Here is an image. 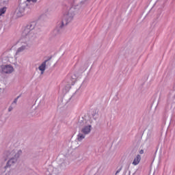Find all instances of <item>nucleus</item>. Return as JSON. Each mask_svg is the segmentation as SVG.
Listing matches in <instances>:
<instances>
[{
    "instance_id": "obj_1",
    "label": "nucleus",
    "mask_w": 175,
    "mask_h": 175,
    "mask_svg": "<svg viewBox=\"0 0 175 175\" xmlns=\"http://www.w3.org/2000/svg\"><path fill=\"white\" fill-rule=\"evenodd\" d=\"M35 25H36V23L35 22H33L27 25V27L25 28L23 32V37H22L19 40L20 43H24V45H22L21 47L18 49L16 54H18V53H21L22 51L25 50L27 47H28L27 42H28V40H29V38L32 36V33L33 32L32 31L35 29Z\"/></svg>"
},
{
    "instance_id": "obj_2",
    "label": "nucleus",
    "mask_w": 175,
    "mask_h": 175,
    "mask_svg": "<svg viewBox=\"0 0 175 175\" xmlns=\"http://www.w3.org/2000/svg\"><path fill=\"white\" fill-rule=\"evenodd\" d=\"M27 4L21 3L15 11V14H16V17H23V16H24Z\"/></svg>"
},
{
    "instance_id": "obj_3",
    "label": "nucleus",
    "mask_w": 175,
    "mask_h": 175,
    "mask_svg": "<svg viewBox=\"0 0 175 175\" xmlns=\"http://www.w3.org/2000/svg\"><path fill=\"white\" fill-rule=\"evenodd\" d=\"M21 150L18 151V152L16 154L14 152H12L10 155H14V158H11L8 163L7 165L5 166V167H9V166H12V163H14V161H16V158H18L20 157V155H21Z\"/></svg>"
},
{
    "instance_id": "obj_4",
    "label": "nucleus",
    "mask_w": 175,
    "mask_h": 175,
    "mask_svg": "<svg viewBox=\"0 0 175 175\" xmlns=\"http://www.w3.org/2000/svg\"><path fill=\"white\" fill-rule=\"evenodd\" d=\"M1 70H2V73H6V74L12 73L13 70H14L13 67L10 65L2 66Z\"/></svg>"
},
{
    "instance_id": "obj_5",
    "label": "nucleus",
    "mask_w": 175,
    "mask_h": 175,
    "mask_svg": "<svg viewBox=\"0 0 175 175\" xmlns=\"http://www.w3.org/2000/svg\"><path fill=\"white\" fill-rule=\"evenodd\" d=\"M47 62V60H45L42 64L38 67L39 70L41 71V75H43L44 73V71L46 70V64Z\"/></svg>"
},
{
    "instance_id": "obj_6",
    "label": "nucleus",
    "mask_w": 175,
    "mask_h": 175,
    "mask_svg": "<svg viewBox=\"0 0 175 175\" xmlns=\"http://www.w3.org/2000/svg\"><path fill=\"white\" fill-rule=\"evenodd\" d=\"M140 161H142V156L139 154L137 155V157L134 159L133 161V165L134 166H136L137 165H139L140 163Z\"/></svg>"
},
{
    "instance_id": "obj_7",
    "label": "nucleus",
    "mask_w": 175,
    "mask_h": 175,
    "mask_svg": "<svg viewBox=\"0 0 175 175\" xmlns=\"http://www.w3.org/2000/svg\"><path fill=\"white\" fill-rule=\"evenodd\" d=\"M82 132H83V133H84L85 135H88V133H90V132H91V125L85 126V127L82 129Z\"/></svg>"
},
{
    "instance_id": "obj_8",
    "label": "nucleus",
    "mask_w": 175,
    "mask_h": 175,
    "mask_svg": "<svg viewBox=\"0 0 175 175\" xmlns=\"http://www.w3.org/2000/svg\"><path fill=\"white\" fill-rule=\"evenodd\" d=\"M6 10H8V8L6 7L0 8V16H3V14L6 13Z\"/></svg>"
},
{
    "instance_id": "obj_9",
    "label": "nucleus",
    "mask_w": 175,
    "mask_h": 175,
    "mask_svg": "<svg viewBox=\"0 0 175 175\" xmlns=\"http://www.w3.org/2000/svg\"><path fill=\"white\" fill-rule=\"evenodd\" d=\"M84 137H85L84 135L79 133L77 137L78 142H81V140L84 139Z\"/></svg>"
},
{
    "instance_id": "obj_10",
    "label": "nucleus",
    "mask_w": 175,
    "mask_h": 175,
    "mask_svg": "<svg viewBox=\"0 0 175 175\" xmlns=\"http://www.w3.org/2000/svg\"><path fill=\"white\" fill-rule=\"evenodd\" d=\"M68 25V21H66V19L63 20L62 22L61 28H62L64 25Z\"/></svg>"
},
{
    "instance_id": "obj_11",
    "label": "nucleus",
    "mask_w": 175,
    "mask_h": 175,
    "mask_svg": "<svg viewBox=\"0 0 175 175\" xmlns=\"http://www.w3.org/2000/svg\"><path fill=\"white\" fill-rule=\"evenodd\" d=\"M121 170H122V167H121L119 170H118L116 171V174H118V173H120V172H121Z\"/></svg>"
},
{
    "instance_id": "obj_12",
    "label": "nucleus",
    "mask_w": 175,
    "mask_h": 175,
    "mask_svg": "<svg viewBox=\"0 0 175 175\" xmlns=\"http://www.w3.org/2000/svg\"><path fill=\"white\" fill-rule=\"evenodd\" d=\"M36 1H38V0H27V2H33V3H35V2H36Z\"/></svg>"
},
{
    "instance_id": "obj_13",
    "label": "nucleus",
    "mask_w": 175,
    "mask_h": 175,
    "mask_svg": "<svg viewBox=\"0 0 175 175\" xmlns=\"http://www.w3.org/2000/svg\"><path fill=\"white\" fill-rule=\"evenodd\" d=\"M139 154H144V150H139Z\"/></svg>"
},
{
    "instance_id": "obj_14",
    "label": "nucleus",
    "mask_w": 175,
    "mask_h": 175,
    "mask_svg": "<svg viewBox=\"0 0 175 175\" xmlns=\"http://www.w3.org/2000/svg\"><path fill=\"white\" fill-rule=\"evenodd\" d=\"M12 110H13V107H10L9 109H8V111H12Z\"/></svg>"
},
{
    "instance_id": "obj_15",
    "label": "nucleus",
    "mask_w": 175,
    "mask_h": 175,
    "mask_svg": "<svg viewBox=\"0 0 175 175\" xmlns=\"http://www.w3.org/2000/svg\"><path fill=\"white\" fill-rule=\"evenodd\" d=\"M18 99V97L14 100V103H17V100Z\"/></svg>"
}]
</instances>
